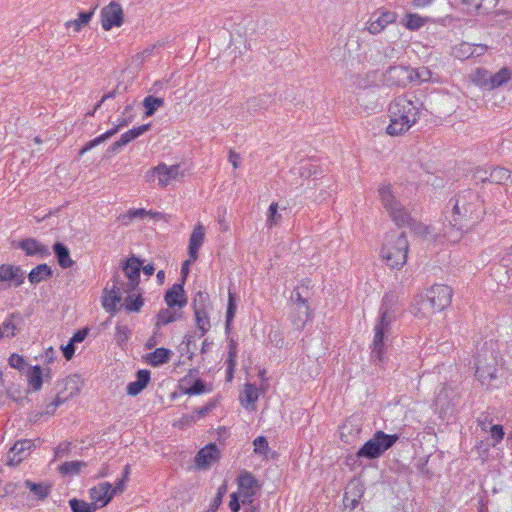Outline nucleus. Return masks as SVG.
<instances>
[{
  "label": "nucleus",
  "instance_id": "nucleus-35",
  "mask_svg": "<svg viewBox=\"0 0 512 512\" xmlns=\"http://www.w3.org/2000/svg\"><path fill=\"white\" fill-rule=\"evenodd\" d=\"M128 121H122L120 124L115 126L114 128L106 131L104 134L94 138L93 140H90L85 144L86 149L91 150L92 148L96 147L97 145L105 142L109 138H111L113 135H115L121 127L127 126Z\"/></svg>",
  "mask_w": 512,
  "mask_h": 512
},
{
  "label": "nucleus",
  "instance_id": "nucleus-14",
  "mask_svg": "<svg viewBox=\"0 0 512 512\" xmlns=\"http://www.w3.org/2000/svg\"><path fill=\"white\" fill-rule=\"evenodd\" d=\"M124 292L125 288L120 285V279H118V277H114L112 288L104 289L105 295L102 297V305L104 309L111 314L116 313L119 310L118 305L122 301V295Z\"/></svg>",
  "mask_w": 512,
  "mask_h": 512
},
{
  "label": "nucleus",
  "instance_id": "nucleus-6",
  "mask_svg": "<svg viewBox=\"0 0 512 512\" xmlns=\"http://www.w3.org/2000/svg\"><path fill=\"white\" fill-rule=\"evenodd\" d=\"M378 192L383 207L390 214L392 220L395 222L397 226H414L415 221L410 216V213L405 209V207L397 200L395 195L392 193V188L390 184L382 185L378 189Z\"/></svg>",
  "mask_w": 512,
  "mask_h": 512
},
{
  "label": "nucleus",
  "instance_id": "nucleus-56",
  "mask_svg": "<svg viewBox=\"0 0 512 512\" xmlns=\"http://www.w3.org/2000/svg\"><path fill=\"white\" fill-rule=\"evenodd\" d=\"M253 445H254L255 453H259V454H265L269 448L268 441L264 436H258L253 441Z\"/></svg>",
  "mask_w": 512,
  "mask_h": 512
},
{
  "label": "nucleus",
  "instance_id": "nucleus-16",
  "mask_svg": "<svg viewBox=\"0 0 512 512\" xmlns=\"http://www.w3.org/2000/svg\"><path fill=\"white\" fill-rule=\"evenodd\" d=\"M476 75L485 85L489 84L491 89L501 87L511 79V71L507 67H503L495 74H490L486 69L478 68Z\"/></svg>",
  "mask_w": 512,
  "mask_h": 512
},
{
  "label": "nucleus",
  "instance_id": "nucleus-5",
  "mask_svg": "<svg viewBox=\"0 0 512 512\" xmlns=\"http://www.w3.org/2000/svg\"><path fill=\"white\" fill-rule=\"evenodd\" d=\"M462 212V208H459L458 211L454 209V198L448 202L443 211V234L452 243L459 242L464 233L472 226L470 220H464Z\"/></svg>",
  "mask_w": 512,
  "mask_h": 512
},
{
  "label": "nucleus",
  "instance_id": "nucleus-38",
  "mask_svg": "<svg viewBox=\"0 0 512 512\" xmlns=\"http://www.w3.org/2000/svg\"><path fill=\"white\" fill-rule=\"evenodd\" d=\"M69 506L72 512H94L98 509V505L96 503H88L77 498L70 499Z\"/></svg>",
  "mask_w": 512,
  "mask_h": 512
},
{
  "label": "nucleus",
  "instance_id": "nucleus-13",
  "mask_svg": "<svg viewBox=\"0 0 512 512\" xmlns=\"http://www.w3.org/2000/svg\"><path fill=\"white\" fill-rule=\"evenodd\" d=\"M141 267L142 262L135 256H132L125 261L122 268L125 276L128 278V282L124 283L120 280V285L125 288V292H132L138 288Z\"/></svg>",
  "mask_w": 512,
  "mask_h": 512
},
{
  "label": "nucleus",
  "instance_id": "nucleus-40",
  "mask_svg": "<svg viewBox=\"0 0 512 512\" xmlns=\"http://www.w3.org/2000/svg\"><path fill=\"white\" fill-rule=\"evenodd\" d=\"M25 486L31 492H33L39 499L43 500L48 497L51 491V486L42 484V483H34L30 480L25 481Z\"/></svg>",
  "mask_w": 512,
  "mask_h": 512
},
{
  "label": "nucleus",
  "instance_id": "nucleus-59",
  "mask_svg": "<svg viewBox=\"0 0 512 512\" xmlns=\"http://www.w3.org/2000/svg\"><path fill=\"white\" fill-rule=\"evenodd\" d=\"M489 429H490L491 436L495 441V444L500 443L503 440L504 435H505L503 427L501 425L497 424V425H492Z\"/></svg>",
  "mask_w": 512,
  "mask_h": 512
},
{
  "label": "nucleus",
  "instance_id": "nucleus-37",
  "mask_svg": "<svg viewBox=\"0 0 512 512\" xmlns=\"http://www.w3.org/2000/svg\"><path fill=\"white\" fill-rule=\"evenodd\" d=\"M143 106L145 108V116L150 117L157 111L158 108L164 106V99L149 95L144 98Z\"/></svg>",
  "mask_w": 512,
  "mask_h": 512
},
{
  "label": "nucleus",
  "instance_id": "nucleus-17",
  "mask_svg": "<svg viewBox=\"0 0 512 512\" xmlns=\"http://www.w3.org/2000/svg\"><path fill=\"white\" fill-rule=\"evenodd\" d=\"M25 272L18 265L1 264L0 265V284L6 283L8 286L19 287L24 283Z\"/></svg>",
  "mask_w": 512,
  "mask_h": 512
},
{
  "label": "nucleus",
  "instance_id": "nucleus-55",
  "mask_svg": "<svg viewBox=\"0 0 512 512\" xmlns=\"http://www.w3.org/2000/svg\"><path fill=\"white\" fill-rule=\"evenodd\" d=\"M9 365L14 369L22 371L25 369L26 361L23 356L14 353L9 357Z\"/></svg>",
  "mask_w": 512,
  "mask_h": 512
},
{
  "label": "nucleus",
  "instance_id": "nucleus-15",
  "mask_svg": "<svg viewBox=\"0 0 512 512\" xmlns=\"http://www.w3.org/2000/svg\"><path fill=\"white\" fill-rule=\"evenodd\" d=\"M123 23V10L117 2H111L101 11L102 28L106 31L112 27H119Z\"/></svg>",
  "mask_w": 512,
  "mask_h": 512
},
{
  "label": "nucleus",
  "instance_id": "nucleus-18",
  "mask_svg": "<svg viewBox=\"0 0 512 512\" xmlns=\"http://www.w3.org/2000/svg\"><path fill=\"white\" fill-rule=\"evenodd\" d=\"M397 15L392 11H379L374 13L367 23L369 33L376 35L385 29L388 24L396 21Z\"/></svg>",
  "mask_w": 512,
  "mask_h": 512
},
{
  "label": "nucleus",
  "instance_id": "nucleus-48",
  "mask_svg": "<svg viewBox=\"0 0 512 512\" xmlns=\"http://www.w3.org/2000/svg\"><path fill=\"white\" fill-rule=\"evenodd\" d=\"M433 73L427 67H420L418 69H413L412 73V82H430L433 81Z\"/></svg>",
  "mask_w": 512,
  "mask_h": 512
},
{
  "label": "nucleus",
  "instance_id": "nucleus-52",
  "mask_svg": "<svg viewBox=\"0 0 512 512\" xmlns=\"http://www.w3.org/2000/svg\"><path fill=\"white\" fill-rule=\"evenodd\" d=\"M226 491H227V485L222 484L218 488L217 494H216L215 498L213 499V501L211 502L208 512H216L217 511V509L219 508V506L222 503V498H223L224 494L226 493Z\"/></svg>",
  "mask_w": 512,
  "mask_h": 512
},
{
  "label": "nucleus",
  "instance_id": "nucleus-29",
  "mask_svg": "<svg viewBox=\"0 0 512 512\" xmlns=\"http://www.w3.org/2000/svg\"><path fill=\"white\" fill-rule=\"evenodd\" d=\"M53 252L61 268L66 269L73 266L74 261L71 259L70 251L66 245L61 242H56L53 245Z\"/></svg>",
  "mask_w": 512,
  "mask_h": 512
},
{
  "label": "nucleus",
  "instance_id": "nucleus-44",
  "mask_svg": "<svg viewBox=\"0 0 512 512\" xmlns=\"http://www.w3.org/2000/svg\"><path fill=\"white\" fill-rule=\"evenodd\" d=\"M195 314V321L198 329L200 330L201 334L200 336H204L205 333L210 329V318L208 316V311H199L194 312Z\"/></svg>",
  "mask_w": 512,
  "mask_h": 512
},
{
  "label": "nucleus",
  "instance_id": "nucleus-43",
  "mask_svg": "<svg viewBox=\"0 0 512 512\" xmlns=\"http://www.w3.org/2000/svg\"><path fill=\"white\" fill-rule=\"evenodd\" d=\"M180 316L181 314L178 315L175 311H172L169 308L163 309L157 314L156 327L159 328L163 325H167L177 320Z\"/></svg>",
  "mask_w": 512,
  "mask_h": 512
},
{
  "label": "nucleus",
  "instance_id": "nucleus-63",
  "mask_svg": "<svg viewBox=\"0 0 512 512\" xmlns=\"http://www.w3.org/2000/svg\"><path fill=\"white\" fill-rule=\"evenodd\" d=\"M239 495L236 492H233L230 495L229 508L232 512H238L240 510V501Z\"/></svg>",
  "mask_w": 512,
  "mask_h": 512
},
{
  "label": "nucleus",
  "instance_id": "nucleus-62",
  "mask_svg": "<svg viewBox=\"0 0 512 512\" xmlns=\"http://www.w3.org/2000/svg\"><path fill=\"white\" fill-rule=\"evenodd\" d=\"M300 175L302 177H310L314 174H316V166L314 164H311V163H306L302 166H300Z\"/></svg>",
  "mask_w": 512,
  "mask_h": 512
},
{
  "label": "nucleus",
  "instance_id": "nucleus-8",
  "mask_svg": "<svg viewBox=\"0 0 512 512\" xmlns=\"http://www.w3.org/2000/svg\"><path fill=\"white\" fill-rule=\"evenodd\" d=\"M463 209L464 220H470L471 225L476 223L483 215L482 200L478 193L467 189L454 197V209Z\"/></svg>",
  "mask_w": 512,
  "mask_h": 512
},
{
  "label": "nucleus",
  "instance_id": "nucleus-28",
  "mask_svg": "<svg viewBox=\"0 0 512 512\" xmlns=\"http://www.w3.org/2000/svg\"><path fill=\"white\" fill-rule=\"evenodd\" d=\"M453 394V391L449 387H443L438 393L435 404L441 413L447 414L452 411L455 403L453 402V398H450V395Z\"/></svg>",
  "mask_w": 512,
  "mask_h": 512
},
{
  "label": "nucleus",
  "instance_id": "nucleus-53",
  "mask_svg": "<svg viewBox=\"0 0 512 512\" xmlns=\"http://www.w3.org/2000/svg\"><path fill=\"white\" fill-rule=\"evenodd\" d=\"M476 49H473V45L469 43H462L456 50L455 55L457 57L469 58L475 56Z\"/></svg>",
  "mask_w": 512,
  "mask_h": 512
},
{
  "label": "nucleus",
  "instance_id": "nucleus-60",
  "mask_svg": "<svg viewBox=\"0 0 512 512\" xmlns=\"http://www.w3.org/2000/svg\"><path fill=\"white\" fill-rule=\"evenodd\" d=\"M269 341L270 343L275 346V347H282L283 346V343H284V338L282 336V333L278 330H275V331H271L269 333Z\"/></svg>",
  "mask_w": 512,
  "mask_h": 512
},
{
  "label": "nucleus",
  "instance_id": "nucleus-23",
  "mask_svg": "<svg viewBox=\"0 0 512 512\" xmlns=\"http://www.w3.org/2000/svg\"><path fill=\"white\" fill-rule=\"evenodd\" d=\"M33 446V441L30 439L17 441L10 450L13 455L9 458L7 464L10 466L18 465L25 458V452Z\"/></svg>",
  "mask_w": 512,
  "mask_h": 512
},
{
  "label": "nucleus",
  "instance_id": "nucleus-20",
  "mask_svg": "<svg viewBox=\"0 0 512 512\" xmlns=\"http://www.w3.org/2000/svg\"><path fill=\"white\" fill-rule=\"evenodd\" d=\"M220 451L215 443H210L202 448L195 457L199 468H207L219 459Z\"/></svg>",
  "mask_w": 512,
  "mask_h": 512
},
{
  "label": "nucleus",
  "instance_id": "nucleus-39",
  "mask_svg": "<svg viewBox=\"0 0 512 512\" xmlns=\"http://www.w3.org/2000/svg\"><path fill=\"white\" fill-rule=\"evenodd\" d=\"M292 300L294 301V304L296 307H299L301 310L300 312L306 316V318L311 317V311L310 307L307 303V300L302 296L300 292V288L296 287L291 295Z\"/></svg>",
  "mask_w": 512,
  "mask_h": 512
},
{
  "label": "nucleus",
  "instance_id": "nucleus-32",
  "mask_svg": "<svg viewBox=\"0 0 512 512\" xmlns=\"http://www.w3.org/2000/svg\"><path fill=\"white\" fill-rule=\"evenodd\" d=\"M28 383L34 391H39L43 384V372L39 365L29 368L27 372Z\"/></svg>",
  "mask_w": 512,
  "mask_h": 512
},
{
  "label": "nucleus",
  "instance_id": "nucleus-49",
  "mask_svg": "<svg viewBox=\"0 0 512 512\" xmlns=\"http://www.w3.org/2000/svg\"><path fill=\"white\" fill-rule=\"evenodd\" d=\"M280 219H281V215L278 212V203L272 202L268 209L267 225L269 227L277 225L278 222L280 221Z\"/></svg>",
  "mask_w": 512,
  "mask_h": 512
},
{
  "label": "nucleus",
  "instance_id": "nucleus-21",
  "mask_svg": "<svg viewBox=\"0 0 512 512\" xmlns=\"http://www.w3.org/2000/svg\"><path fill=\"white\" fill-rule=\"evenodd\" d=\"M110 490L111 484L109 482H102L91 488L89 494L92 503H96L98 508L106 506L113 499Z\"/></svg>",
  "mask_w": 512,
  "mask_h": 512
},
{
  "label": "nucleus",
  "instance_id": "nucleus-50",
  "mask_svg": "<svg viewBox=\"0 0 512 512\" xmlns=\"http://www.w3.org/2000/svg\"><path fill=\"white\" fill-rule=\"evenodd\" d=\"M405 18V26L410 30H417L424 25V19L417 14L408 13Z\"/></svg>",
  "mask_w": 512,
  "mask_h": 512
},
{
  "label": "nucleus",
  "instance_id": "nucleus-51",
  "mask_svg": "<svg viewBox=\"0 0 512 512\" xmlns=\"http://www.w3.org/2000/svg\"><path fill=\"white\" fill-rule=\"evenodd\" d=\"M115 339L119 345L126 343L130 337L131 331L127 326L117 325Z\"/></svg>",
  "mask_w": 512,
  "mask_h": 512
},
{
  "label": "nucleus",
  "instance_id": "nucleus-46",
  "mask_svg": "<svg viewBox=\"0 0 512 512\" xmlns=\"http://www.w3.org/2000/svg\"><path fill=\"white\" fill-rule=\"evenodd\" d=\"M237 310L236 296L231 288L228 291V305L226 311V328H229Z\"/></svg>",
  "mask_w": 512,
  "mask_h": 512
},
{
  "label": "nucleus",
  "instance_id": "nucleus-45",
  "mask_svg": "<svg viewBox=\"0 0 512 512\" xmlns=\"http://www.w3.org/2000/svg\"><path fill=\"white\" fill-rule=\"evenodd\" d=\"M86 463L83 461H70L65 462L59 467V471L62 475H74L78 474L82 467H85Z\"/></svg>",
  "mask_w": 512,
  "mask_h": 512
},
{
  "label": "nucleus",
  "instance_id": "nucleus-7",
  "mask_svg": "<svg viewBox=\"0 0 512 512\" xmlns=\"http://www.w3.org/2000/svg\"><path fill=\"white\" fill-rule=\"evenodd\" d=\"M399 439L397 434H386L382 430L375 432L373 437L369 439L357 451L358 458H366L369 460L377 459L390 449Z\"/></svg>",
  "mask_w": 512,
  "mask_h": 512
},
{
  "label": "nucleus",
  "instance_id": "nucleus-30",
  "mask_svg": "<svg viewBox=\"0 0 512 512\" xmlns=\"http://www.w3.org/2000/svg\"><path fill=\"white\" fill-rule=\"evenodd\" d=\"M489 182L500 185L512 184V172L504 167H494L490 170Z\"/></svg>",
  "mask_w": 512,
  "mask_h": 512
},
{
  "label": "nucleus",
  "instance_id": "nucleus-33",
  "mask_svg": "<svg viewBox=\"0 0 512 512\" xmlns=\"http://www.w3.org/2000/svg\"><path fill=\"white\" fill-rule=\"evenodd\" d=\"M171 351L166 348H157L148 355V361L152 366H160L170 360Z\"/></svg>",
  "mask_w": 512,
  "mask_h": 512
},
{
  "label": "nucleus",
  "instance_id": "nucleus-25",
  "mask_svg": "<svg viewBox=\"0 0 512 512\" xmlns=\"http://www.w3.org/2000/svg\"><path fill=\"white\" fill-rule=\"evenodd\" d=\"M149 381H150V372L148 370H139L136 373V380L133 382H130L127 385V387H126L127 394L131 395V396L138 395L146 388Z\"/></svg>",
  "mask_w": 512,
  "mask_h": 512
},
{
  "label": "nucleus",
  "instance_id": "nucleus-10",
  "mask_svg": "<svg viewBox=\"0 0 512 512\" xmlns=\"http://www.w3.org/2000/svg\"><path fill=\"white\" fill-rule=\"evenodd\" d=\"M237 483L241 503L243 505L252 504L260 488L257 479L250 472L243 471L239 474Z\"/></svg>",
  "mask_w": 512,
  "mask_h": 512
},
{
  "label": "nucleus",
  "instance_id": "nucleus-27",
  "mask_svg": "<svg viewBox=\"0 0 512 512\" xmlns=\"http://www.w3.org/2000/svg\"><path fill=\"white\" fill-rule=\"evenodd\" d=\"M189 382L188 378L185 377L180 381V390L183 394L186 395H200L203 393L210 392L212 390L211 387H207L201 379H196L190 386H186Z\"/></svg>",
  "mask_w": 512,
  "mask_h": 512
},
{
  "label": "nucleus",
  "instance_id": "nucleus-11",
  "mask_svg": "<svg viewBox=\"0 0 512 512\" xmlns=\"http://www.w3.org/2000/svg\"><path fill=\"white\" fill-rule=\"evenodd\" d=\"M413 68L403 65L390 66L383 74V83L389 87H405L412 82Z\"/></svg>",
  "mask_w": 512,
  "mask_h": 512
},
{
  "label": "nucleus",
  "instance_id": "nucleus-1",
  "mask_svg": "<svg viewBox=\"0 0 512 512\" xmlns=\"http://www.w3.org/2000/svg\"><path fill=\"white\" fill-rule=\"evenodd\" d=\"M400 312L398 295L394 292L386 293L382 299L379 317L374 326V338L371 345V361L373 363H383L391 335V324Z\"/></svg>",
  "mask_w": 512,
  "mask_h": 512
},
{
  "label": "nucleus",
  "instance_id": "nucleus-2",
  "mask_svg": "<svg viewBox=\"0 0 512 512\" xmlns=\"http://www.w3.org/2000/svg\"><path fill=\"white\" fill-rule=\"evenodd\" d=\"M423 109V102L414 93H405L391 101L388 108L390 123L386 132L390 136L406 133L415 125Z\"/></svg>",
  "mask_w": 512,
  "mask_h": 512
},
{
  "label": "nucleus",
  "instance_id": "nucleus-3",
  "mask_svg": "<svg viewBox=\"0 0 512 512\" xmlns=\"http://www.w3.org/2000/svg\"><path fill=\"white\" fill-rule=\"evenodd\" d=\"M451 298L452 289L447 285L437 284L424 294L417 295L410 311L418 318L429 317L449 306Z\"/></svg>",
  "mask_w": 512,
  "mask_h": 512
},
{
  "label": "nucleus",
  "instance_id": "nucleus-4",
  "mask_svg": "<svg viewBox=\"0 0 512 512\" xmlns=\"http://www.w3.org/2000/svg\"><path fill=\"white\" fill-rule=\"evenodd\" d=\"M408 240L404 232L390 233L385 237L380 254L391 268L400 269L407 261Z\"/></svg>",
  "mask_w": 512,
  "mask_h": 512
},
{
  "label": "nucleus",
  "instance_id": "nucleus-36",
  "mask_svg": "<svg viewBox=\"0 0 512 512\" xmlns=\"http://www.w3.org/2000/svg\"><path fill=\"white\" fill-rule=\"evenodd\" d=\"M149 129H150V124H143L141 126L134 127L121 135V137L119 139L120 143L123 146H125V145L129 144L131 141H133L134 139H136L139 136H141L142 134H144Z\"/></svg>",
  "mask_w": 512,
  "mask_h": 512
},
{
  "label": "nucleus",
  "instance_id": "nucleus-19",
  "mask_svg": "<svg viewBox=\"0 0 512 512\" xmlns=\"http://www.w3.org/2000/svg\"><path fill=\"white\" fill-rule=\"evenodd\" d=\"M15 247L23 250L27 256H40L41 258H44L50 255L48 247L44 246L34 238L22 239L17 242Z\"/></svg>",
  "mask_w": 512,
  "mask_h": 512
},
{
  "label": "nucleus",
  "instance_id": "nucleus-9",
  "mask_svg": "<svg viewBox=\"0 0 512 512\" xmlns=\"http://www.w3.org/2000/svg\"><path fill=\"white\" fill-rule=\"evenodd\" d=\"M180 165L167 166L165 163H159L157 166L150 168L144 175V179L148 183L158 181L160 188H165L172 180L182 177Z\"/></svg>",
  "mask_w": 512,
  "mask_h": 512
},
{
  "label": "nucleus",
  "instance_id": "nucleus-24",
  "mask_svg": "<svg viewBox=\"0 0 512 512\" xmlns=\"http://www.w3.org/2000/svg\"><path fill=\"white\" fill-rule=\"evenodd\" d=\"M23 319L19 312L10 313L0 325V330L7 338L14 337L19 331V324Z\"/></svg>",
  "mask_w": 512,
  "mask_h": 512
},
{
  "label": "nucleus",
  "instance_id": "nucleus-54",
  "mask_svg": "<svg viewBox=\"0 0 512 512\" xmlns=\"http://www.w3.org/2000/svg\"><path fill=\"white\" fill-rule=\"evenodd\" d=\"M300 311L299 307H296V311L291 315L292 323L297 329H303L306 321L310 319L306 318Z\"/></svg>",
  "mask_w": 512,
  "mask_h": 512
},
{
  "label": "nucleus",
  "instance_id": "nucleus-57",
  "mask_svg": "<svg viewBox=\"0 0 512 512\" xmlns=\"http://www.w3.org/2000/svg\"><path fill=\"white\" fill-rule=\"evenodd\" d=\"M490 178V171H487L484 168L478 167L475 169L473 173V179L476 181V183L481 182H489Z\"/></svg>",
  "mask_w": 512,
  "mask_h": 512
},
{
  "label": "nucleus",
  "instance_id": "nucleus-42",
  "mask_svg": "<svg viewBox=\"0 0 512 512\" xmlns=\"http://www.w3.org/2000/svg\"><path fill=\"white\" fill-rule=\"evenodd\" d=\"M194 312L207 311L210 306L209 294L203 291H198L193 299Z\"/></svg>",
  "mask_w": 512,
  "mask_h": 512
},
{
  "label": "nucleus",
  "instance_id": "nucleus-22",
  "mask_svg": "<svg viewBox=\"0 0 512 512\" xmlns=\"http://www.w3.org/2000/svg\"><path fill=\"white\" fill-rule=\"evenodd\" d=\"M164 299L169 308H183L187 304L183 283H175L166 291Z\"/></svg>",
  "mask_w": 512,
  "mask_h": 512
},
{
  "label": "nucleus",
  "instance_id": "nucleus-47",
  "mask_svg": "<svg viewBox=\"0 0 512 512\" xmlns=\"http://www.w3.org/2000/svg\"><path fill=\"white\" fill-rule=\"evenodd\" d=\"M93 10L89 12H80L78 15V19L67 22V27H73L75 31H80L83 25L88 24L93 16Z\"/></svg>",
  "mask_w": 512,
  "mask_h": 512
},
{
  "label": "nucleus",
  "instance_id": "nucleus-31",
  "mask_svg": "<svg viewBox=\"0 0 512 512\" xmlns=\"http://www.w3.org/2000/svg\"><path fill=\"white\" fill-rule=\"evenodd\" d=\"M52 276V269L45 263L37 265L28 274V280L32 284H37Z\"/></svg>",
  "mask_w": 512,
  "mask_h": 512
},
{
  "label": "nucleus",
  "instance_id": "nucleus-12",
  "mask_svg": "<svg viewBox=\"0 0 512 512\" xmlns=\"http://www.w3.org/2000/svg\"><path fill=\"white\" fill-rule=\"evenodd\" d=\"M488 352L484 351V353H479L475 359V376L482 383L486 381H491L496 378V363L495 359L492 356V353L487 356Z\"/></svg>",
  "mask_w": 512,
  "mask_h": 512
},
{
  "label": "nucleus",
  "instance_id": "nucleus-64",
  "mask_svg": "<svg viewBox=\"0 0 512 512\" xmlns=\"http://www.w3.org/2000/svg\"><path fill=\"white\" fill-rule=\"evenodd\" d=\"M88 335V329H81L74 333L70 339L73 343H80L85 340Z\"/></svg>",
  "mask_w": 512,
  "mask_h": 512
},
{
  "label": "nucleus",
  "instance_id": "nucleus-61",
  "mask_svg": "<svg viewBox=\"0 0 512 512\" xmlns=\"http://www.w3.org/2000/svg\"><path fill=\"white\" fill-rule=\"evenodd\" d=\"M477 425L481 428V430L487 431L492 426V419L490 418L489 414H481L477 418Z\"/></svg>",
  "mask_w": 512,
  "mask_h": 512
},
{
  "label": "nucleus",
  "instance_id": "nucleus-26",
  "mask_svg": "<svg viewBox=\"0 0 512 512\" xmlns=\"http://www.w3.org/2000/svg\"><path fill=\"white\" fill-rule=\"evenodd\" d=\"M204 236H205L204 227L202 225H197L194 228V230L190 236L189 246H188L189 257L193 261L196 260L198 257V250L200 249V247L203 244Z\"/></svg>",
  "mask_w": 512,
  "mask_h": 512
},
{
  "label": "nucleus",
  "instance_id": "nucleus-34",
  "mask_svg": "<svg viewBox=\"0 0 512 512\" xmlns=\"http://www.w3.org/2000/svg\"><path fill=\"white\" fill-rule=\"evenodd\" d=\"M139 290L140 289L138 287L136 290L132 292H127L128 296L125 302V308L127 311L138 312L143 306V299Z\"/></svg>",
  "mask_w": 512,
  "mask_h": 512
},
{
  "label": "nucleus",
  "instance_id": "nucleus-41",
  "mask_svg": "<svg viewBox=\"0 0 512 512\" xmlns=\"http://www.w3.org/2000/svg\"><path fill=\"white\" fill-rule=\"evenodd\" d=\"M244 399H241V403L244 407L254 404L258 400V389L255 384L247 383L243 390Z\"/></svg>",
  "mask_w": 512,
  "mask_h": 512
},
{
  "label": "nucleus",
  "instance_id": "nucleus-58",
  "mask_svg": "<svg viewBox=\"0 0 512 512\" xmlns=\"http://www.w3.org/2000/svg\"><path fill=\"white\" fill-rule=\"evenodd\" d=\"M217 406V400H210L206 405L195 409V413L199 418L206 416Z\"/></svg>",
  "mask_w": 512,
  "mask_h": 512
}]
</instances>
